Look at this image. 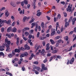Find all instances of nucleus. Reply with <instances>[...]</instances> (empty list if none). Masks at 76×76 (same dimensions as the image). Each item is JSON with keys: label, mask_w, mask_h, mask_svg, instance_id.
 <instances>
[{"label": "nucleus", "mask_w": 76, "mask_h": 76, "mask_svg": "<svg viewBox=\"0 0 76 76\" xmlns=\"http://www.w3.org/2000/svg\"><path fill=\"white\" fill-rule=\"evenodd\" d=\"M72 4L71 5V7H70V4H69V6H68V8H66L67 12H70L72 11Z\"/></svg>", "instance_id": "obj_1"}, {"label": "nucleus", "mask_w": 76, "mask_h": 76, "mask_svg": "<svg viewBox=\"0 0 76 76\" xmlns=\"http://www.w3.org/2000/svg\"><path fill=\"white\" fill-rule=\"evenodd\" d=\"M33 69H34V70H37L38 72H40L41 70V68L39 67H37L36 66L34 67Z\"/></svg>", "instance_id": "obj_2"}, {"label": "nucleus", "mask_w": 76, "mask_h": 76, "mask_svg": "<svg viewBox=\"0 0 76 76\" xmlns=\"http://www.w3.org/2000/svg\"><path fill=\"white\" fill-rule=\"evenodd\" d=\"M52 33L51 34V36H53L55 34L56 31H55V29H53L51 31Z\"/></svg>", "instance_id": "obj_3"}, {"label": "nucleus", "mask_w": 76, "mask_h": 76, "mask_svg": "<svg viewBox=\"0 0 76 76\" xmlns=\"http://www.w3.org/2000/svg\"><path fill=\"white\" fill-rule=\"evenodd\" d=\"M24 47L25 48V50H29L30 49V47L27 45H25Z\"/></svg>", "instance_id": "obj_4"}, {"label": "nucleus", "mask_w": 76, "mask_h": 76, "mask_svg": "<svg viewBox=\"0 0 76 76\" xmlns=\"http://www.w3.org/2000/svg\"><path fill=\"white\" fill-rule=\"evenodd\" d=\"M5 15L7 17H8L9 15V13L8 12V10H6L5 11Z\"/></svg>", "instance_id": "obj_5"}, {"label": "nucleus", "mask_w": 76, "mask_h": 76, "mask_svg": "<svg viewBox=\"0 0 76 76\" xmlns=\"http://www.w3.org/2000/svg\"><path fill=\"white\" fill-rule=\"evenodd\" d=\"M42 69H43V70H45L47 69V68L45 67V65L44 64H42Z\"/></svg>", "instance_id": "obj_6"}, {"label": "nucleus", "mask_w": 76, "mask_h": 76, "mask_svg": "<svg viewBox=\"0 0 76 76\" xmlns=\"http://www.w3.org/2000/svg\"><path fill=\"white\" fill-rule=\"evenodd\" d=\"M31 25L32 26L31 27V28H34V26H35V25H36V26H37V25H38V24H37V23H32Z\"/></svg>", "instance_id": "obj_7"}, {"label": "nucleus", "mask_w": 76, "mask_h": 76, "mask_svg": "<svg viewBox=\"0 0 76 76\" xmlns=\"http://www.w3.org/2000/svg\"><path fill=\"white\" fill-rule=\"evenodd\" d=\"M74 61H75V59L74 58H73L70 60V64H72L73 63Z\"/></svg>", "instance_id": "obj_8"}, {"label": "nucleus", "mask_w": 76, "mask_h": 76, "mask_svg": "<svg viewBox=\"0 0 76 76\" xmlns=\"http://www.w3.org/2000/svg\"><path fill=\"white\" fill-rule=\"evenodd\" d=\"M11 31H12L13 32H16V31L17 29L15 27H14L13 29H11Z\"/></svg>", "instance_id": "obj_9"}, {"label": "nucleus", "mask_w": 76, "mask_h": 76, "mask_svg": "<svg viewBox=\"0 0 76 76\" xmlns=\"http://www.w3.org/2000/svg\"><path fill=\"white\" fill-rule=\"evenodd\" d=\"M10 4L13 7H16V4L14 3V2L11 1L10 2Z\"/></svg>", "instance_id": "obj_10"}, {"label": "nucleus", "mask_w": 76, "mask_h": 76, "mask_svg": "<svg viewBox=\"0 0 76 76\" xmlns=\"http://www.w3.org/2000/svg\"><path fill=\"white\" fill-rule=\"evenodd\" d=\"M45 38H46V37L41 36L39 37V39H40V40H44V39H45Z\"/></svg>", "instance_id": "obj_11"}, {"label": "nucleus", "mask_w": 76, "mask_h": 76, "mask_svg": "<svg viewBox=\"0 0 76 76\" xmlns=\"http://www.w3.org/2000/svg\"><path fill=\"white\" fill-rule=\"evenodd\" d=\"M57 42L59 44V43H61V42H62V43H64V42L63 41V40H61V39H59L57 41Z\"/></svg>", "instance_id": "obj_12"}, {"label": "nucleus", "mask_w": 76, "mask_h": 76, "mask_svg": "<svg viewBox=\"0 0 76 76\" xmlns=\"http://www.w3.org/2000/svg\"><path fill=\"white\" fill-rule=\"evenodd\" d=\"M19 43V38L18 37L17 38V42L16 44L17 45H18V44Z\"/></svg>", "instance_id": "obj_13"}, {"label": "nucleus", "mask_w": 76, "mask_h": 76, "mask_svg": "<svg viewBox=\"0 0 76 76\" xmlns=\"http://www.w3.org/2000/svg\"><path fill=\"white\" fill-rule=\"evenodd\" d=\"M6 47H7L6 51H9V50H10V46H7V45Z\"/></svg>", "instance_id": "obj_14"}, {"label": "nucleus", "mask_w": 76, "mask_h": 76, "mask_svg": "<svg viewBox=\"0 0 76 76\" xmlns=\"http://www.w3.org/2000/svg\"><path fill=\"white\" fill-rule=\"evenodd\" d=\"M32 70L34 72L35 74H36V75H38L39 74V72L37 71L36 70L34 69H33Z\"/></svg>", "instance_id": "obj_15"}, {"label": "nucleus", "mask_w": 76, "mask_h": 76, "mask_svg": "<svg viewBox=\"0 0 76 76\" xmlns=\"http://www.w3.org/2000/svg\"><path fill=\"white\" fill-rule=\"evenodd\" d=\"M15 51L16 52L19 53L20 51V50L19 48V49H15Z\"/></svg>", "instance_id": "obj_16"}, {"label": "nucleus", "mask_w": 76, "mask_h": 76, "mask_svg": "<svg viewBox=\"0 0 76 76\" xmlns=\"http://www.w3.org/2000/svg\"><path fill=\"white\" fill-rule=\"evenodd\" d=\"M44 52H45V50L43 49L42 50V51H41V55H43V56H45V55L44 54Z\"/></svg>", "instance_id": "obj_17"}, {"label": "nucleus", "mask_w": 76, "mask_h": 76, "mask_svg": "<svg viewBox=\"0 0 76 76\" xmlns=\"http://www.w3.org/2000/svg\"><path fill=\"white\" fill-rule=\"evenodd\" d=\"M29 28L28 27H26L24 28L23 29V32L25 31H27V30H29Z\"/></svg>", "instance_id": "obj_18"}, {"label": "nucleus", "mask_w": 76, "mask_h": 76, "mask_svg": "<svg viewBox=\"0 0 76 76\" xmlns=\"http://www.w3.org/2000/svg\"><path fill=\"white\" fill-rule=\"evenodd\" d=\"M76 20V18H74L73 19L72 21V25H74V24H75V22Z\"/></svg>", "instance_id": "obj_19"}, {"label": "nucleus", "mask_w": 76, "mask_h": 76, "mask_svg": "<svg viewBox=\"0 0 76 76\" xmlns=\"http://www.w3.org/2000/svg\"><path fill=\"white\" fill-rule=\"evenodd\" d=\"M7 44H6V46L7 45V46H10V41H9L7 42Z\"/></svg>", "instance_id": "obj_20"}, {"label": "nucleus", "mask_w": 76, "mask_h": 76, "mask_svg": "<svg viewBox=\"0 0 76 76\" xmlns=\"http://www.w3.org/2000/svg\"><path fill=\"white\" fill-rule=\"evenodd\" d=\"M38 25H37L36 26V27L34 29V30L36 32H37V31L38 30Z\"/></svg>", "instance_id": "obj_21"}, {"label": "nucleus", "mask_w": 76, "mask_h": 76, "mask_svg": "<svg viewBox=\"0 0 76 76\" xmlns=\"http://www.w3.org/2000/svg\"><path fill=\"white\" fill-rule=\"evenodd\" d=\"M11 29H12V27H9L7 29V32H10V31L11 30Z\"/></svg>", "instance_id": "obj_22"}, {"label": "nucleus", "mask_w": 76, "mask_h": 76, "mask_svg": "<svg viewBox=\"0 0 76 76\" xmlns=\"http://www.w3.org/2000/svg\"><path fill=\"white\" fill-rule=\"evenodd\" d=\"M58 27H59V24L58 22L56 23V31L57 30V28Z\"/></svg>", "instance_id": "obj_23"}, {"label": "nucleus", "mask_w": 76, "mask_h": 76, "mask_svg": "<svg viewBox=\"0 0 76 76\" xmlns=\"http://www.w3.org/2000/svg\"><path fill=\"white\" fill-rule=\"evenodd\" d=\"M24 12H25V10H24V9H23V11H22V10H21L20 11L19 13L20 14H22V13H23V14H24Z\"/></svg>", "instance_id": "obj_24"}, {"label": "nucleus", "mask_w": 76, "mask_h": 76, "mask_svg": "<svg viewBox=\"0 0 76 76\" xmlns=\"http://www.w3.org/2000/svg\"><path fill=\"white\" fill-rule=\"evenodd\" d=\"M27 19V17H26L25 16L24 17L23 19V22H25V21H26V20Z\"/></svg>", "instance_id": "obj_25"}, {"label": "nucleus", "mask_w": 76, "mask_h": 76, "mask_svg": "<svg viewBox=\"0 0 76 76\" xmlns=\"http://www.w3.org/2000/svg\"><path fill=\"white\" fill-rule=\"evenodd\" d=\"M34 20H35V19L31 18V20L29 22V23H32Z\"/></svg>", "instance_id": "obj_26"}, {"label": "nucleus", "mask_w": 76, "mask_h": 76, "mask_svg": "<svg viewBox=\"0 0 76 76\" xmlns=\"http://www.w3.org/2000/svg\"><path fill=\"white\" fill-rule=\"evenodd\" d=\"M68 26H69V23H68V22H66L65 26V27H67Z\"/></svg>", "instance_id": "obj_27"}, {"label": "nucleus", "mask_w": 76, "mask_h": 76, "mask_svg": "<svg viewBox=\"0 0 76 76\" xmlns=\"http://www.w3.org/2000/svg\"><path fill=\"white\" fill-rule=\"evenodd\" d=\"M50 42H51L52 44H54L55 43L54 42V40H53L52 39H50Z\"/></svg>", "instance_id": "obj_28"}, {"label": "nucleus", "mask_w": 76, "mask_h": 76, "mask_svg": "<svg viewBox=\"0 0 76 76\" xmlns=\"http://www.w3.org/2000/svg\"><path fill=\"white\" fill-rule=\"evenodd\" d=\"M24 3L25 4H28V1L26 0H24Z\"/></svg>", "instance_id": "obj_29"}, {"label": "nucleus", "mask_w": 76, "mask_h": 76, "mask_svg": "<svg viewBox=\"0 0 76 76\" xmlns=\"http://www.w3.org/2000/svg\"><path fill=\"white\" fill-rule=\"evenodd\" d=\"M37 16H40V15H41V12H38L37 14Z\"/></svg>", "instance_id": "obj_30"}, {"label": "nucleus", "mask_w": 76, "mask_h": 76, "mask_svg": "<svg viewBox=\"0 0 76 76\" xmlns=\"http://www.w3.org/2000/svg\"><path fill=\"white\" fill-rule=\"evenodd\" d=\"M41 50H39V52H37L36 53L37 56H38V55H39V53H41Z\"/></svg>", "instance_id": "obj_31"}, {"label": "nucleus", "mask_w": 76, "mask_h": 76, "mask_svg": "<svg viewBox=\"0 0 76 76\" xmlns=\"http://www.w3.org/2000/svg\"><path fill=\"white\" fill-rule=\"evenodd\" d=\"M11 22V20H9L8 21H7V24H10Z\"/></svg>", "instance_id": "obj_32"}, {"label": "nucleus", "mask_w": 76, "mask_h": 76, "mask_svg": "<svg viewBox=\"0 0 76 76\" xmlns=\"http://www.w3.org/2000/svg\"><path fill=\"white\" fill-rule=\"evenodd\" d=\"M0 56H3L4 57V53H3V52H0Z\"/></svg>", "instance_id": "obj_33"}, {"label": "nucleus", "mask_w": 76, "mask_h": 76, "mask_svg": "<svg viewBox=\"0 0 76 76\" xmlns=\"http://www.w3.org/2000/svg\"><path fill=\"white\" fill-rule=\"evenodd\" d=\"M61 18V16L60 15V14H59L57 15V18L58 19H60Z\"/></svg>", "instance_id": "obj_34"}, {"label": "nucleus", "mask_w": 76, "mask_h": 76, "mask_svg": "<svg viewBox=\"0 0 76 76\" xmlns=\"http://www.w3.org/2000/svg\"><path fill=\"white\" fill-rule=\"evenodd\" d=\"M19 48L20 49V50H22V51H24V50H25V48H23L22 47H21Z\"/></svg>", "instance_id": "obj_35"}, {"label": "nucleus", "mask_w": 76, "mask_h": 76, "mask_svg": "<svg viewBox=\"0 0 76 76\" xmlns=\"http://www.w3.org/2000/svg\"><path fill=\"white\" fill-rule=\"evenodd\" d=\"M12 54L10 53L8 55V57H9V58H12Z\"/></svg>", "instance_id": "obj_36"}, {"label": "nucleus", "mask_w": 76, "mask_h": 76, "mask_svg": "<svg viewBox=\"0 0 76 76\" xmlns=\"http://www.w3.org/2000/svg\"><path fill=\"white\" fill-rule=\"evenodd\" d=\"M6 36L7 37H8V38H11L12 36L10 35H9L8 34H7L6 35Z\"/></svg>", "instance_id": "obj_37"}, {"label": "nucleus", "mask_w": 76, "mask_h": 76, "mask_svg": "<svg viewBox=\"0 0 76 76\" xmlns=\"http://www.w3.org/2000/svg\"><path fill=\"white\" fill-rule=\"evenodd\" d=\"M57 50H54L52 52V53L54 54L55 53H57Z\"/></svg>", "instance_id": "obj_38"}, {"label": "nucleus", "mask_w": 76, "mask_h": 76, "mask_svg": "<svg viewBox=\"0 0 76 76\" xmlns=\"http://www.w3.org/2000/svg\"><path fill=\"white\" fill-rule=\"evenodd\" d=\"M72 18L73 17H71L70 19H69V20L68 21V22H70L72 21Z\"/></svg>", "instance_id": "obj_39"}, {"label": "nucleus", "mask_w": 76, "mask_h": 76, "mask_svg": "<svg viewBox=\"0 0 76 76\" xmlns=\"http://www.w3.org/2000/svg\"><path fill=\"white\" fill-rule=\"evenodd\" d=\"M41 26L42 28H44V22H42L41 24Z\"/></svg>", "instance_id": "obj_40"}, {"label": "nucleus", "mask_w": 76, "mask_h": 76, "mask_svg": "<svg viewBox=\"0 0 76 76\" xmlns=\"http://www.w3.org/2000/svg\"><path fill=\"white\" fill-rule=\"evenodd\" d=\"M75 37L74 38V39H73V41H75V40H76V35H75V34H74L73 35V37H75Z\"/></svg>", "instance_id": "obj_41"}, {"label": "nucleus", "mask_w": 76, "mask_h": 76, "mask_svg": "<svg viewBox=\"0 0 76 76\" xmlns=\"http://www.w3.org/2000/svg\"><path fill=\"white\" fill-rule=\"evenodd\" d=\"M25 35H26V36H28V35H29V33L27 32H25Z\"/></svg>", "instance_id": "obj_42"}, {"label": "nucleus", "mask_w": 76, "mask_h": 76, "mask_svg": "<svg viewBox=\"0 0 76 76\" xmlns=\"http://www.w3.org/2000/svg\"><path fill=\"white\" fill-rule=\"evenodd\" d=\"M33 32H34V30H31L30 31V34H33Z\"/></svg>", "instance_id": "obj_43"}, {"label": "nucleus", "mask_w": 76, "mask_h": 76, "mask_svg": "<svg viewBox=\"0 0 76 76\" xmlns=\"http://www.w3.org/2000/svg\"><path fill=\"white\" fill-rule=\"evenodd\" d=\"M38 29L39 31H40L41 30V28L40 26H38Z\"/></svg>", "instance_id": "obj_44"}, {"label": "nucleus", "mask_w": 76, "mask_h": 76, "mask_svg": "<svg viewBox=\"0 0 76 76\" xmlns=\"http://www.w3.org/2000/svg\"><path fill=\"white\" fill-rule=\"evenodd\" d=\"M32 37V35L31 34H30L28 37V38L29 39H31Z\"/></svg>", "instance_id": "obj_45"}, {"label": "nucleus", "mask_w": 76, "mask_h": 76, "mask_svg": "<svg viewBox=\"0 0 76 76\" xmlns=\"http://www.w3.org/2000/svg\"><path fill=\"white\" fill-rule=\"evenodd\" d=\"M60 38V36H57V37H55V39H59V38Z\"/></svg>", "instance_id": "obj_46"}, {"label": "nucleus", "mask_w": 76, "mask_h": 76, "mask_svg": "<svg viewBox=\"0 0 76 76\" xmlns=\"http://www.w3.org/2000/svg\"><path fill=\"white\" fill-rule=\"evenodd\" d=\"M40 47V45H39L37 47V48L36 49V51L35 52H37V51L38 50V49Z\"/></svg>", "instance_id": "obj_47"}, {"label": "nucleus", "mask_w": 76, "mask_h": 76, "mask_svg": "<svg viewBox=\"0 0 76 76\" xmlns=\"http://www.w3.org/2000/svg\"><path fill=\"white\" fill-rule=\"evenodd\" d=\"M24 1H22L21 3V4L22 6H24Z\"/></svg>", "instance_id": "obj_48"}, {"label": "nucleus", "mask_w": 76, "mask_h": 76, "mask_svg": "<svg viewBox=\"0 0 76 76\" xmlns=\"http://www.w3.org/2000/svg\"><path fill=\"white\" fill-rule=\"evenodd\" d=\"M33 63L34 64H36V65L38 64V61H34Z\"/></svg>", "instance_id": "obj_49"}, {"label": "nucleus", "mask_w": 76, "mask_h": 76, "mask_svg": "<svg viewBox=\"0 0 76 76\" xmlns=\"http://www.w3.org/2000/svg\"><path fill=\"white\" fill-rule=\"evenodd\" d=\"M5 9H6V8L4 7H3L1 9H0V11H2V10H5Z\"/></svg>", "instance_id": "obj_50"}, {"label": "nucleus", "mask_w": 76, "mask_h": 76, "mask_svg": "<svg viewBox=\"0 0 76 76\" xmlns=\"http://www.w3.org/2000/svg\"><path fill=\"white\" fill-rule=\"evenodd\" d=\"M7 20H3L2 21V23H7Z\"/></svg>", "instance_id": "obj_51"}, {"label": "nucleus", "mask_w": 76, "mask_h": 76, "mask_svg": "<svg viewBox=\"0 0 76 76\" xmlns=\"http://www.w3.org/2000/svg\"><path fill=\"white\" fill-rule=\"evenodd\" d=\"M65 39L66 41H67L68 39H69V37H68V36H66L64 38Z\"/></svg>", "instance_id": "obj_52"}, {"label": "nucleus", "mask_w": 76, "mask_h": 76, "mask_svg": "<svg viewBox=\"0 0 76 76\" xmlns=\"http://www.w3.org/2000/svg\"><path fill=\"white\" fill-rule=\"evenodd\" d=\"M39 32H38L37 34V37L38 38L39 37Z\"/></svg>", "instance_id": "obj_53"}, {"label": "nucleus", "mask_w": 76, "mask_h": 76, "mask_svg": "<svg viewBox=\"0 0 76 76\" xmlns=\"http://www.w3.org/2000/svg\"><path fill=\"white\" fill-rule=\"evenodd\" d=\"M25 57V55H24V54H21V55L20 56V57H21V58L23 57Z\"/></svg>", "instance_id": "obj_54"}, {"label": "nucleus", "mask_w": 76, "mask_h": 76, "mask_svg": "<svg viewBox=\"0 0 76 76\" xmlns=\"http://www.w3.org/2000/svg\"><path fill=\"white\" fill-rule=\"evenodd\" d=\"M24 56H28V53L27 52H26L24 53Z\"/></svg>", "instance_id": "obj_55"}, {"label": "nucleus", "mask_w": 76, "mask_h": 76, "mask_svg": "<svg viewBox=\"0 0 76 76\" xmlns=\"http://www.w3.org/2000/svg\"><path fill=\"white\" fill-rule=\"evenodd\" d=\"M64 17H66L67 16V13L65 12H64Z\"/></svg>", "instance_id": "obj_56"}, {"label": "nucleus", "mask_w": 76, "mask_h": 76, "mask_svg": "<svg viewBox=\"0 0 76 76\" xmlns=\"http://www.w3.org/2000/svg\"><path fill=\"white\" fill-rule=\"evenodd\" d=\"M72 48H73V46H71V47L70 48L69 50L68 51H71V50H72Z\"/></svg>", "instance_id": "obj_57"}, {"label": "nucleus", "mask_w": 76, "mask_h": 76, "mask_svg": "<svg viewBox=\"0 0 76 76\" xmlns=\"http://www.w3.org/2000/svg\"><path fill=\"white\" fill-rule=\"evenodd\" d=\"M4 28L2 27L1 28V32H4Z\"/></svg>", "instance_id": "obj_58"}, {"label": "nucleus", "mask_w": 76, "mask_h": 76, "mask_svg": "<svg viewBox=\"0 0 76 76\" xmlns=\"http://www.w3.org/2000/svg\"><path fill=\"white\" fill-rule=\"evenodd\" d=\"M15 22H14L12 23V26H15Z\"/></svg>", "instance_id": "obj_59"}, {"label": "nucleus", "mask_w": 76, "mask_h": 76, "mask_svg": "<svg viewBox=\"0 0 76 76\" xmlns=\"http://www.w3.org/2000/svg\"><path fill=\"white\" fill-rule=\"evenodd\" d=\"M46 18L48 19V20H50V17L47 16Z\"/></svg>", "instance_id": "obj_60"}, {"label": "nucleus", "mask_w": 76, "mask_h": 76, "mask_svg": "<svg viewBox=\"0 0 76 76\" xmlns=\"http://www.w3.org/2000/svg\"><path fill=\"white\" fill-rule=\"evenodd\" d=\"M42 44L43 46L45 45V41H43L42 42Z\"/></svg>", "instance_id": "obj_61"}, {"label": "nucleus", "mask_w": 76, "mask_h": 76, "mask_svg": "<svg viewBox=\"0 0 76 76\" xmlns=\"http://www.w3.org/2000/svg\"><path fill=\"white\" fill-rule=\"evenodd\" d=\"M61 4H65V2L64 1H62L61 2Z\"/></svg>", "instance_id": "obj_62"}, {"label": "nucleus", "mask_w": 76, "mask_h": 76, "mask_svg": "<svg viewBox=\"0 0 76 76\" xmlns=\"http://www.w3.org/2000/svg\"><path fill=\"white\" fill-rule=\"evenodd\" d=\"M11 18L12 19H13V20H14L15 19V17H14V16H11Z\"/></svg>", "instance_id": "obj_63"}, {"label": "nucleus", "mask_w": 76, "mask_h": 76, "mask_svg": "<svg viewBox=\"0 0 76 76\" xmlns=\"http://www.w3.org/2000/svg\"><path fill=\"white\" fill-rule=\"evenodd\" d=\"M49 49H50V46H48L46 48V50H49Z\"/></svg>", "instance_id": "obj_64"}]
</instances>
